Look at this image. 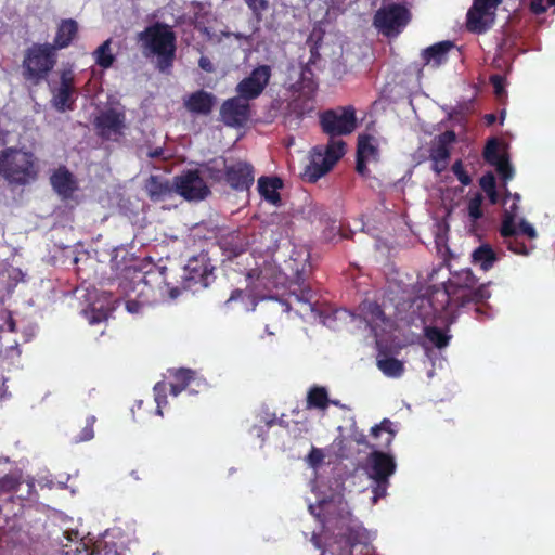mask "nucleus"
Returning <instances> with one entry per match:
<instances>
[{
	"instance_id": "nucleus-41",
	"label": "nucleus",
	"mask_w": 555,
	"mask_h": 555,
	"mask_svg": "<svg viewBox=\"0 0 555 555\" xmlns=\"http://www.w3.org/2000/svg\"><path fill=\"white\" fill-rule=\"evenodd\" d=\"M257 23L263 20V13L269 10V0H244Z\"/></svg>"
},
{
	"instance_id": "nucleus-27",
	"label": "nucleus",
	"mask_w": 555,
	"mask_h": 555,
	"mask_svg": "<svg viewBox=\"0 0 555 555\" xmlns=\"http://www.w3.org/2000/svg\"><path fill=\"white\" fill-rule=\"evenodd\" d=\"M145 191L151 201L158 202L169 196L173 186L165 177L152 175L145 182Z\"/></svg>"
},
{
	"instance_id": "nucleus-9",
	"label": "nucleus",
	"mask_w": 555,
	"mask_h": 555,
	"mask_svg": "<svg viewBox=\"0 0 555 555\" xmlns=\"http://www.w3.org/2000/svg\"><path fill=\"white\" fill-rule=\"evenodd\" d=\"M503 0H474L466 15V27L475 34L487 31L494 23L495 12Z\"/></svg>"
},
{
	"instance_id": "nucleus-3",
	"label": "nucleus",
	"mask_w": 555,
	"mask_h": 555,
	"mask_svg": "<svg viewBox=\"0 0 555 555\" xmlns=\"http://www.w3.org/2000/svg\"><path fill=\"white\" fill-rule=\"evenodd\" d=\"M33 152L18 147L0 151V176L10 186H25L38 177V167Z\"/></svg>"
},
{
	"instance_id": "nucleus-12",
	"label": "nucleus",
	"mask_w": 555,
	"mask_h": 555,
	"mask_svg": "<svg viewBox=\"0 0 555 555\" xmlns=\"http://www.w3.org/2000/svg\"><path fill=\"white\" fill-rule=\"evenodd\" d=\"M271 77L269 65H259L236 86L237 95L246 101L257 99L266 89Z\"/></svg>"
},
{
	"instance_id": "nucleus-63",
	"label": "nucleus",
	"mask_w": 555,
	"mask_h": 555,
	"mask_svg": "<svg viewBox=\"0 0 555 555\" xmlns=\"http://www.w3.org/2000/svg\"><path fill=\"white\" fill-rule=\"evenodd\" d=\"M11 393L9 392L8 390V386H7V378H2V382L0 384V400H5L8 398H10Z\"/></svg>"
},
{
	"instance_id": "nucleus-54",
	"label": "nucleus",
	"mask_w": 555,
	"mask_h": 555,
	"mask_svg": "<svg viewBox=\"0 0 555 555\" xmlns=\"http://www.w3.org/2000/svg\"><path fill=\"white\" fill-rule=\"evenodd\" d=\"M524 234L528 236L530 240H534L538 236V233L532 224H530L527 220L521 219L518 225V235Z\"/></svg>"
},
{
	"instance_id": "nucleus-2",
	"label": "nucleus",
	"mask_w": 555,
	"mask_h": 555,
	"mask_svg": "<svg viewBox=\"0 0 555 555\" xmlns=\"http://www.w3.org/2000/svg\"><path fill=\"white\" fill-rule=\"evenodd\" d=\"M119 287L126 295L129 292L134 293L140 302L146 306L163 301L167 293L171 299L177 298L180 294L177 287L168 291L165 268H154L144 273L134 271L131 279L125 276L119 282Z\"/></svg>"
},
{
	"instance_id": "nucleus-5",
	"label": "nucleus",
	"mask_w": 555,
	"mask_h": 555,
	"mask_svg": "<svg viewBox=\"0 0 555 555\" xmlns=\"http://www.w3.org/2000/svg\"><path fill=\"white\" fill-rule=\"evenodd\" d=\"M491 296L487 284H481L475 292L459 293L453 289L452 286L446 284L442 288H434L428 297L427 301L431 307L435 314L442 313L448 310L449 307L454 306L457 308H465L470 304L478 305L488 300Z\"/></svg>"
},
{
	"instance_id": "nucleus-1",
	"label": "nucleus",
	"mask_w": 555,
	"mask_h": 555,
	"mask_svg": "<svg viewBox=\"0 0 555 555\" xmlns=\"http://www.w3.org/2000/svg\"><path fill=\"white\" fill-rule=\"evenodd\" d=\"M383 433L386 435L385 439L371 447L373 450L367 454L363 466L367 478L372 482L371 489L374 503L387 495L390 477L397 470L395 456L377 449H388L395 439L396 431L392 429V422L389 418H384L371 429L374 438H378Z\"/></svg>"
},
{
	"instance_id": "nucleus-11",
	"label": "nucleus",
	"mask_w": 555,
	"mask_h": 555,
	"mask_svg": "<svg viewBox=\"0 0 555 555\" xmlns=\"http://www.w3.org/2000/svg\"><path fill=\"white\" fill-rule=\"evenodd\" d=\"M52 106L61 113L73 111L76 102L75 74L66 68L60 73V86L52 88Z\"/></svg>"
},
{
	"instance_id": "nucleus-4",
	"label": "nucleus",
	"mask_w": 555,
	"mask_h": 555,
	"mask_svg": "<svg viewBox=\"0 0 555 555\" xmlns=\"http://www.w3.org/2000/svg\"><path fill=\"white\" fill-rule=\"evenodd\" d=\"M138 41L145 55L157 56V67L160 72L172 67L177 46L176 35L170 26L158 22L150 25L138 34Z\"/></svg>"
},
{
	"instance_id": "nucleus-48",
	"label": "nucleus",
	"mask_w": 555,
	"mask_h": 555,
	"mask_svg": "<svg viewBox=\"0 0 555 555\" xmlns=\"http://www.w3.org/2000/svg\"><path fill=\"white\" fill-rule=\"evenodd\" d=\"M493 166L495 167L501 179H503L504 181L511 180L513 178L514 169L509 164L507 156L502 160L498 162L496 164H494Z\"/></svg>"
},
{
	"instance_id": "nucleus-56",
	"label": "nucleus",
	"mask_w": 555,
	"mask_h": 555,
	"mask_svg": "<svg viewBox=\"0 0 555 555\" xmlns=\"http://www.w3.org/2000/svg\"><path fill=\"white\" fill-rule=\"evenodd\" d=\"M324 455L320 449L312 448L308 454V462L312 467H318L323 462Z\"/></svg>"
},
{
	"instance_id": "nucleus-6",
	"label": "nucleus",
	"mask_w": 555,
	"mask_h": 555,
	"mask_svg": "<svg viewBox=\"0 0 555 555\" xmlns=\"http://www.w3.org/2000/svg\"><path fill=\"white\" fill-rule=\"evenodd\" d=\"M56 63L55 50L50 43H34L24 56V77L39 81L44 79Z\"/></svg>"
},
{
	"instance_id": "nucleus-18",
	"label": "nucleus",
	"mask_w": 555,
	"mask_h": 555,
	"mask_svg": "<svg viewBox=\"0 0 555 555\" xmlns=\"http://www.w3.org/2000/svg\"><path fill=\"white\" fill-rule=\"evenodd\" d=\"M214 270L215 267L210 264L207 255H199L188 261L185 279L194 284L207 287L215 280Z\"/></svg>"
},
{
	"instance_id": "nucleus-25",
	"label": "nucleus",
	"mask_w": 555,
	"mask_h": 555,
	"mask_svg": "<svg viewBox=\"0 0 555 555\" xmlns=\"http://www.w3.org/2000/svg\"><path fill=\"white\" fill-rule=\"evenodd\" d=\"M453 47L454 43L452 41L446 40L426 48L422 52L424 64L435 68L439 67L447 62L448 53Z\"/></svg>"
},
{
	"instance_id": "nucleus-36",
	"label": "nucleus",
	"mask_w": 555,
	"mask_h": 555,
	"mask_svg": "<svg viewBox=\"0 0 555 555\" xmlns=\"http://www.w3.org/2000/svg\"><path fill=\"white\" fill-rule=\"evenodd\" d=\"M377 367L388 377H400L404 372L403 363L393 358L386 357L377 360Z\"/></svg>"
},
{
	"instance_id": "nucleus-38",
	"label": "nucleus",
	"mask_w": 555,
	"mask_h": 555,
	"mask_svg": "<svg viewBox=\"0 0 555 555\" xmlns=\"http://www.w3.org/2000/svg\"><path fill=\"white\" fill-rule=\"evenodd\" d=\"M506 156L500 153V142L496 138H490L483 149V158L489 165H494Z\"/></svg>"
},
{
	"instance_id": "nucleus-64",
	"label": "nucleus",
	"mask_w": 555,
	"mask_h": 555,
	"mask_svg": "<svg viewBox=\"0 0 555 555\" xmlns=\"http://www.w3.org/2000/svg\"><path fill=\"white\" fill-rule=\"evenodd\" d=\"M64 535L67 541L73 542L79 539L78 530H67L64 532Z\"/></svg>"
},
{
	"instance_id": "nucleus-13",
	"label": "nucleus",
	"mask_w": 555,
	"mask_h": 555,
	"mask_svg": "<svg viewBox=\"0 0 555 555\" xmlns=\"http://www.w3.org/2000/svg\"><path fill=\"white\" fill-rule=\"evenodd\" d=\"M456 141V134L453 130H447L438 134L431 142L429 158L433 163L431 169L440 175L448 167L451 156V147Z\"/></svg>"
},
{
	"instance_id": "nucleus-50",
	"label": "nucleus",
	"mask_w": 555,
	"mask_h": 555,
	"mask_svg": "<svg viewBox=\"0 0 555 555\" xmlns=\"http://www.w3.org/2000/svg\"><path fill=\"white\" fill-rule=\"evenodd\" d=\"M452 172L455 175V177L457 178V180L463 184V185H469L472 183V178L467 173V171L464 169V166H463V163L461 159H457L453 165H452Z\"/></svg>"
},
{
	"instance_id": "nucleus-17",
	"label": "nucleus",
	"mask_w": 555,
	"mask_h": 555,
	"mask_svg": "<svg viewBox=\"0 0 555 555\" xmlns=\"http://www.w3.org/2000/svg\"><path fill=\"white\" fill-rule=\"evenodd\" d=\"M285 274L293 283L300 285L306 282L311 271L310 253L308 249L294 250L285 261Z\"/></svg>"
},
{
	"instance_id": "nucleus-7",
	"label": "nucleus",
	"mask_w": 555,
	"mask_h": 555,
	"mask_svg": "<svg viewBox=\"0 0 555 555\" xmlns=\"http://www.w3.org/2000/svg\"><path fill=\"white\" fill-rule=\"evenodd\" d=\"M411 21V12L400 3L384 4L373 18L374 26L385 36L399 35Z\"/></svg>"
},
{
	"instance_id": "nucleus-37",
	"label": "nucleus",
	"mask_w": 555,
	"mask_h": 555,
	"mask_svg": "<svg viewBox=\"0 0 555 555\" xmlns=\"http://www.w3.org/2000/svg\"><path fill=\"white\" fill-rule=\"evenodd\" d=\"M424 335L438 349L446 348L451 339V335L437 326H425Z\"/></svg>"
},
{
	"instance_id": "nucleus-62",
	"label": "nucleus",
	"mask_w": 555,
	"mask_h": 555,
	"mask_svg": "<svg viewBox=\"0 0 555 555\" xmlns=\"http://www.w3.org/2000/svg\"><path fill=\"white\" fill-rule=\"evenodd\" d=\"M519 214V205L516 202H513V204L509 206L508 209H505L503 216H512L513 218L517 219Z\"/></svg>"
},
{
	"instance_id": "nucleus-45",
	"label": "nucleus",
	"mask_w": 555,
	"mask_h": 555,
	"mask_svg": "<svg viewBox=\"0 0 555 555\" xmlns=\"http://www.w3.org/2000/svg\"><path fill=\"white\" fill-rule=\"evenodd\" d=\"M518 233L516 227V219L512 216H503L502 223L500 227V235L504 238H508Z\"/></svg>"
},
{
	"instance_id": "nucleus-60",
	"label": "nucleus",
	"mask_w": 555,
	"mask_h": 555,
	"mask_svg": "<svg viewBox=\"0 0 555 555\" xmlns=\"http://www.w3.org/2000/svg\"><path fill=\"white\" fill-rule=\"evenodd\" d=\"M2 319L4 320V322L7 323L8 325V328L10 332L12 333H15L17 331L16 328V322L14 320V318L12 317V314L10 312H7Z\"/></svg>"
},
{
	"instance_id": "nucleus-52",
	"label": "nucleus",
	"mask_w": 555,
	"mask_h": 555,
	"mask_svg": "<svg viewBox=\"0 0 555 555\" xmlns=\"http://www.w3.org/2000/svg\"><path fill=\"white\" fill-rule=\"evenodd\" d=\"M166 385L164 383H157L154 386L155 401L157 403V413L162 415V404L166 403L165 395Z\"/></svg>"
},
{
	"instance_id": "nucleus-39",
	"label": "nucleus",
	"mask_w": 555,
	"mask_h": 555,
	"mask_svg": "<svg viewBox=\"0 0 555 555\" xmlns=\"http://www.w3.org/2000/svg\"><path fill=\"white\" fill-rule=\"evenodd\" d=\"M374 138L370 134H360L358 138L357 155L364 158L375 157L378 154L377 147L373 144Z\"/></svg>"
},
{
	"instance_id": "nucleus-42",
	"label": "nucleus",
	"mask_w": 555,
	"mask_h": 555,
	"mask_svg": "<svg viewBox=\"0 0 555 555\" xmlns=\"http://www.w3.org/2000/svg\"><path fill=\"white\" fill-rule=\"evenodd\" d=\"M22 483L21 477L15 475H5L0 478V494L16 492Z\"/></svg>"
},
{
	"instance_id": "nucleus-51",
	"label": "nucleus",
	"mask_w": 555,
	"mask_h": 555,
	"mask_svg": "<svg viewBox=\"0 0 555 555\" xmlns=\"http://www.w3.org/2000/svg\"><path fill=\"white\" fill-rule=\"evenodd\" d=\"M555 5V0H531L530 11L537 15L546 12L547 8Z\"/></svg>"
},
{
	"instance_id": "nucleus-23",
	"label": "nucleus",
	"mask_w": 555,
	"mask_h": 555,
	"mask_svg": "<svg viewBox=\"0 0 555 555\" xmlns=\"http://www.w3.org/2000/svg\"><path fill=\"white\" fill-rule=\"evenodd\" d=\"M216 102L217 98L212 93L205 90H197L188 96L184 101V106L193 114L206 116L212 112Z\"/></svg>"
},
{
	"instance_id": "nucleus-49",
	"label": "nucleus",
	"mask_w": 555,
	"mask_h": 555,
	"mask_svg": "<svg viewBox=\"0 0 555 555\" xmlns=\"http://www.w3.org/2000/svg\"><path fill=\"white\" fill-rule=\"evenodd\" d=\"M85 315L88 320V322L92 325L100 324L107 320L108 313L103 309H94L91 308L90 310L85 311Z\"/></svg>"
},
{
	"instance_id": "nucleus-32",
	"label": "nucleus",
	"mask_w": 555,
	"mask_h": 555,
	"mask_svg": "<svg viewBox=\"0 0 555 555\" xmlns=\"http://www.w3.org/2000/svg\"><path fill=\"white\" fill-rule=\"evenodd\" d=\"M112 39L105 40L93 52L95 64L103 69L111 68L116 60L111 49Z\"/></svg>"
},
{
	"instance_id": "nucleus-26",
	"label": "nucleus",
	"mask_w": 555,
	"mask_h": 555,
	"mask_svg": "<svg viewBox=\"0 0 555 555\" xmlns=\"http://www.w3.org/2000/svg\"><path fill=\"white\" fill-rule=\"evenodd\" d=\"M78 34V23L73 18L62 20L51 47L56 51L67 48Z\"/></svg>"
},
{
	"instance_id": "nucleus-31",
	"label": "nucleus",
	"mask_w": 555,
	"mask_h": 555,
	"mask_svg": "<svg viewBox=\"0 0 555 555\" xmlns=\"http://www.w3.org/2000/svg\"><path fill=\"white\" fill-rule=\"evenodd\" d=\"M330 405L328 392L325 387L312 386L307 393V409L325 411Z\"/></svg>"
},
{
	"instance_id": "nucleus-44",
	"label": "nucleus",
	"mask_w": 555,
	"mask_h": 555,
	"mask_svg": "<svg viewBox=\"0 0 555 555\" xmlns=\"http://www.w3.org/2000/svg\"><path fill=\"white\" fill-rule=\"evenodd\" d=\"M246 280L253 284L255 288L268 287L267 273L264 270L251 269L246 275Z\"/></svg>"
},
{
	"instance_id": "nucleus-19",
	"label": "nucleus",
	"mask_w": 555,
	"mask_h": 555,
	"mask_svg": "<svg viewBox=\"0 0 555 555\" xmlns=\"http://www.w3.org/2000/svg\"><path fill=\"white\" fill-rule=\"evenodd\" d=\"M313 109V95H305L299 93L298 96L288 102L285 108V122L289 126H298L302 118L310 114Z\"/></svg>"
},
{
	"instance_id": "nucleus-59",
	"label": "nucleus",
	"mask_w": 555,
	"mask_h": 555,
	"mask_svg": "<svg viewBox=\"0 0 555 555\" xmlns=\"http://www.w3.org/2000/svg\"><path fill=\"white\" fill-rule=\"evenodd\" d=\"M369 310L373 317L374 320H383L384 319V311L377 304H370Z\"/></svg>"
},
{
	"instance_id": "nucleus-21",
	"label": "nucleus",
	"mask_w": 555,
	"mask_h": 555,
	"mask_svg": "<svg viewBox=\"0 0 555 555\" xmlns=\"http://www.w3.org/2000/svg\"><path fill=\"white\" fill-rule=\"evenodd\" d=\"M333 168V165L322 156L317 149H312L310 160L306 165L304 171L300 173L301 179L309 183L317 182L321 177L327 173Z\"/></svg>"
},
{
	"instance_id": "nucleus-57",
	"label": "nucleus",
	"mask_w": 555,
	"mask_h": 555,
	"mask_svg": "<svg viewBox=\"0 0 555 555\" xmlns=\"http://www.w3.org/2000/svg\"><path fill=\"white\" fill-rule=\"evenodd\" d=\"M198 66L201 69H203L204 72L206 73H214L215 72V65L212 64V62L210 61L209 57L203 55L199 57L198 60Z\"/></svg>"
},
{
	"instance_id": "nucleus-14",
	"label": "nucleus",
	"mask_w": 555,
	"mask_h": 555,
	"mask_svg": "<svg viewBox=\"0 0 555 555\" xmlns=\"http://www.w3.org/2000/svg\"><path fill=\"white\" fill-rule=\"evenodd\" d=\"M250 111L249 102L236 95L222 103L220 117L229 127H243L250 118Z\"/></svg>"
},
{
	"instance_id": "nucleus-22",
	"label": "nucleus",
	"mask_w": 555,
	"mask_h": 555,
	"mask_svg": "<svg viewBox=\"0 0 555 555\" xmlns=\"http://www.w3.org/2000/svg\"><path fill=\"white\" fill-rule=\"evenodd\" d=\"M218 244L222 250V255L228 260H231L247 250L248 241L245 235L237 231H233L222 235L219 238Z\"/></svg>"
},
{
	"instance_id": "nucleus-61",
	"label": "nucleus",
	"mask_w": 555,
	"mask_h": 555,
	"mask_svg": "<svg viewBox=\"0 0 555 555\" xmlns=\"http://www.w3.org/2000/svg\"><path fill=\"white\" fill-rule=\"evenodd\" d=\"M141 306H144V305L141 304L137 297L134 300H127V302H126V308L131 313L138 312Z\"/></svg>"
},
{
	"instance_id": "nucleus-47",
	"label": "nucleus",
	"mask_w": 555,
	"mask_h": 555,
	"mask_svg": "<svg viewBox=\"0 0 555 555\" xmlns=\"http://www.w3.org/2000/svg\"><path fill=\"white\" fill-rule=\"evenodd\" d=\"M225 163V159H223V165L228 166ZM205 172L214 182H221L222 180L225 181V167H216L212 160L205 165Z\"/></svg>"
},
{
	"instance_id": "nucleus-29",
	"label": "nucleus",
	"mask_w": 555,
	"mask_h": 555,
	"mask_svg": "<svg viewBox=\"0 0 555 555\" xmlns=\"http://www.w3.org/2000/svg\"><path fill=\"white\" fill-rule=\"evenodd\" d=\"M477 279L470 269H463L453 275V279L449 280L448 285L452 286L453 289L459 293L475 292L479 286L476 287Z\"/></svg>"
},
{
	"instance_id": "nucleus-55",
	"label": "nucleus",
	"mask_w": 555,
	"mask_h": 555,
	"mask_svg": "<svg viewBox=\"0 0 555 555\" xmlns=\"http://www.w3.org/2000/svg\"><path fill=\"white\" fill-rule=\"evenodd\" d=\"M490 82L494 89V93L498 96H501L505 91L504 90V85H505L504 78L501 75H492L490 77Z\"/></svg>"
},
{
	"instance_id": "nucleus-24",
	"label": "nucleus",
	"mask_w": 555,
	"mask_h": 555,
	"mask_svg": "<svg viewBox=\"0 0 555 555\" xmlns=\"http://www.w3.org/2000/svg\"><path fill=\"white\" fill-rule=\"evenodd\" d=\"M283 180L278 176H262L258 179V191L260 196L268 203L281 205L280 190L283 189Z\"/></svg>"
},
{
	"instance_id": "nucleus-35",
	"label": "nucleus",
	"mask_w": 555,
	"mask_h": 555,
	"mask_svg": "<svg viewBox=\"0 0 555 555\" xmlns=\"http://www.w3.org/2000/svg\"><path fill=\"white\" fill-rule=\"evenodd\" d=\"M345 142L341 140H331L325 146H315L322 156H326V159L334 166L345 154Z\"/></svg>"
},
{
	"instance_id": "nucleus-30",
	"label": "nucleus",
	"mask_w": 555,
	"mask_h": 555,
	"mask_svg": "<svg viewBox=\"0 0 555 555\" xmlns=\"http://www.w3.org/2000/svg\"><path fill=\"white\" fill-rule=\"evenodd\" d=\"M294 92H298L305 95H313L317 90V82L314 80V74L308 64L300 68L299 78L296 82L291 86Z\"/></svg>"
},
{
	"instance_id": "nucleus-15",
	"label": "nucleus",
	"mask_w": 555,
	"mask_h": 555,
	"mask_svg": "<svg viewBox=\"0 0 555 555\" xmlns=\"http://www.w3.org/2000/svg\"><path fill=\"white\" fill-rule=\"evenodd\" d=\"M255 181L254 166L245 160H238L225 166V182L231 189L248 191Z\"/></svg>"
},
{
	"instance_id": "nucleus-33",
	"label": "nucleus",
	"mask_w": 555,
	"mask_h": 555,
	"mask_svg": "<svg viewBox=\"0 0 555 555\" xmlns=\"http://www.w3.org/2000/svg\"><path fill=\"white\" fill-rule=\"evenodd\" d=\"M297 287L292 291V296L295 297L296 301L307 306V311H314V305L318 302L317 294L310 286L305 285V282L300 285L294 283Z\"/></svg>"
},
{
	"instance_id": "nucleus-34",
	"label": "nucleus",
	"mask_w": 555,
	"mask_h": 555,
	"mask_svg": "<svg viewBox=\"0 0 555 555\" xmlns=\"http://www.w3.org/2000/svg\"><path fill=\"white\" fill-rule=\"evenodd\" d=\"M195 372L190 369H179L173 374V382L170 384V392L172 396H178L182 392L190 383L194 379Z\"/></svg>"
},
{
	"instance_id": "nucleus-28",
	"label": "nucleus",
	"mask_w": 555,
	"mask_h": 555,
	"mask_svg": "<svg viewBox=\"0 0 555 555\" xmlns=\"http://www.w3.org/2000/svg\"><path fill=\"white\" fill-rule=\"evenodd\" d=\"M499 257L491 245L481 244L472 253V261L479 266L482 271H489L493 268Z\"/></svg>"
},
{
	"instance_id": "nucleus-8",
	"label": "nucleus",
	"mask_w": 555,
	"mask_h": 555,
	"mask_svg": "<svg viewBox=\"0 0 555 555\" xmlns=\"http://www.w3.org/2000/svg\"><path fill=\"white\" fill-rule=\"evenodd\" d=\"M320 125L331 138L350 134L357 128L356 109L349 105L324 111L320 115Z\"/></svg>"
},
{
	"instance_id": "nucleus-20",
	"label": "nucleus",
	"mask_w": 555,
	"mask_h": 555,
	"mask_svg": "<svg viewBox=\"0 0 555 555\" xmlns=\"http://www.w3.org/2000/svg\"><path fill=\"white\" fill-rule=\"evenodd\" d=\"M50 183L53 190L63 199H69L78 190V182L74 175L65 167H59L50 177Z\"/></svg>"
},
{
	"instance_id": "nucleus-53",
	"label": "nucleus",
	"mask_w": 555,
	"mask_h": 555,
	"mask_svg": "<svg viewBox=\"0 0 555 555\" xmlns=\"http://www.w3.org/2000/svg\"><path fill=\"white\" fill-rule=\"evenodd\" d=\"M479 185L485 193L496 188L495 177L492 172H487L479 180Z\"/></svg>"
},
{
	"instance_id": "nucleus-10",
	"label": "nucleus",
	"mask_w": 555,
	"mask_h": 555,
	"mask_svg": "<svg viewBox=\"0 0 555 555\" xmlns=\"http://www.w3.org/2000/svg\"><path fill=\"white\" fill-rule=\"evenodd\" d=\"M175 190L188 201H202L210 194V190L198 170H186L175 177Z\"/></svg>"
},
{
	"instance_id": "nucleus-16",
	"label": "nucleus",
	"mask_w": 555,
	"mask_h": 555,
	"mask_svg": "<svg viewBox=\"0 0 555 555\" xmlns=\"http://www.w3.org/2000/svg\"><path fill=\"white\" fill-rule=\"evenodd\" d=\"M98 134L103 139H112L122 134L125 114L114 108L102 112L94 120Z\"/></svg>"
},
{
	"instance_id": "nucleus-46",
	"label": "nucleus",
	"mask_w": 555,
	"mask_h": 555,
	"mask_svg": "<svg viewBox=\"0 0 555 555\" xmlns=\"http://www.w3.org/2000/svg\"><path fill=\"white\" fill-rule=\"evenodd\" d=\"M96 422L95 416L90 415L86 420V425L81 429L80 434L75 438V442H85L89 441L94 437V424Z\"/></svg>"
},
{
	"instance_id": "nucleus-40",
	"label": "nucleus",
	"mask_w": 555,
	"mask_h": 555,
	"mask_svg": "<svg viewBox=\"0 0 555 555\" xmlns=\"http://www.w3.org/2000/svg\"><path fill=\"white\" fill-rule=\"evenodd\" d=\"M504 244L508 250L520 256H529L531 251L534 249L533 245H526L519 238L518 233L508 238H504Z\"/></svg>"
},
{
	"instance_id": "nucleus-43",
	"label": "nucleus",
	"mask_w": 555,
	"mask_h": 555,
	"mask_svg": "<svg viewBox=\"0 0 555 555\" xmlns=\"http://www.w3.org/2000/svg\"><path fill=\"white\" fill-rule=\"evenodd\" d=\"M482 195L476 194L473 198L468 202V216L473 222L477 221L478 219L482 218L483 211H482Z\"/></svg>"
},
{
	"instance_id": "nucleus-58",
	"label": "nucleus",
	"mask_w": 555,
	"mask_h": 555,
	"mask_svg": "<svg viewBox=\"0 0 555 555\" xmlns=\"http://www.w3.org/2000/svg\"><path fill=\"white\" fill-rule=\"evenodd\" d=\"M369 158H364L363 156L357 155V164H356V170L361 175L365 176L369 172L366 160Z\"/></svg>"
}]
</instances>
